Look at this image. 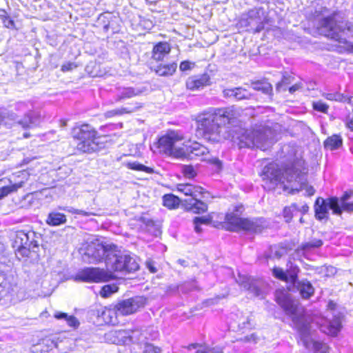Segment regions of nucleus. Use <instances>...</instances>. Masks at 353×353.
<instances>
[{
  "label": "nucleus",
  "instance_id": "obj_58",
  "mask_svg": "<svg viewBox=\"0 0 353 353\" xmlns=\"http://www.w3.org/2000/svg\"><path fill=\"white\" fill-rule=\"evenodd\" d=\"M346 126L353 131V110L346 117Z\"/></svg>",
  "mask_w": 353,
  "mask_h": 353
},
{
  "label": "nucleus",
  "instance_id": "obj_45",
  "mask_svg": "<svg viewBox=\"0 0 353 353\" xmlns=\"http://www.w3.org/2000/svg\"><path fill=\"white\" fill-rule=\"evenodd\" d=\"M271 168H272L270 165H266V179L270 178V180H274L275 181L284 183L285 176L283 174H281V171L280 170H276L274 175L272 177L269 176L270 170Z\"/></svg>",
  "mask_w": 353,
  "mask_h": 353
},
{
  "label": "nucleus",
  "instance_id": "obj_20",
  "mask_svg": "<svg viewBox=\"0 0 353 353\" xmlns=\"http://www.w3.org/2000/svg\"><path fill=\"white\" fill-rule=\"evenodd\" d=\"M299 292L301 298L309 299L314 294V288L307 279L300 280L293 285Z\"/></svg>",
  "mask_w": 353,
  "mask_h": 353
},
{
  "label": "nucleus",
  "instance_id": "obj_22",
  "mask_svg": "<svg viewBox=\"0 0 353 353\" xmlns=\"http://www.w3.org/2000/svg\"><path fill=\"white\" fill-rule=\"evenodd\" d=\"M177 190L184 194V195L190 196L189 199H195V197H198L205 193L201 187L190 183L178 184Z\"/></svg>",
  "mask_w": 353,
  "mask_h": 353
},
{
  "label": "nucleus",
  "instance_id": "obj_1",
  "mask_svg": "<svg viewBox=\"0 0 353 353\" xmlns=\"http://www.w3.org/2000/svg\"><path fill=\"white\" fill-rule=\"evenodd\" d=\"M105 266L106 270L99 268L82 269L76 274L74 280L86 283L107 282L115 278L114 272L126 274L139 269L135 259L127 253L121 252L116 245L111 256L105 261Z\"/></svg>",
  "mask_w": 353,
  "mask_h": 353
},
{
  "label": "nucleus",
  "instance_id": "obj_42",
  "mask_svg": "<svg viewBox=\"0 0 353 353\" xmlns=\"http://www.w3.org/2000/svg\"><path fill=\"white\" fill-rule=\"evenodd\" d=\"M128 168L132 170L142 171L147 173H152L154 172L153 169L149 167H147L143 164H141L137 161L134 162H128L127 163Z\"/></svg>",
  "mask_w": 353,
  "mask_h": 353
},
{
  "label": "nucleus",
  "instance_id": "obj_50",
  "mask_svg": "<svg viewBox=\"0 0 353 353\" xmlns=\"http://www.w3.org/2000/svg\"><path fill=\"white\" fill-rule=\"evenodd\" d=\"M137 221L141 223L140 226L143 227V225L148 227L152 226L154 225L153 221L150 219L145 217L144 216H139L137 217Z\"/></svg>",
  "mask_w": 353,
  "mask_h": 353
},
{
  "label": "nucleus",
  "instance_id": "obj_28",
  "mask_svg": "<svg viewBox=\"0 0 353 353\" xmlns=\"http://www.w3.org/2000/svg\"><path fill=\"white\" fill-rule=\"evenodd\" d=\"M170 52V46L168 43L159 42L154 46L152 57L156 61H161Z\"/></svg>",
  "mask_w": 353,
  "mask_h": 353
},
{
  "label": "nucleus",
  "instance_id": "obj_27",
  "mask_svg": "<svg viewBox=\"0 0 353 353\" xmlns=\"http://www.w3.org/2000/svg\"><path fill=\"white\" fill-rule=\"evenodd\" d=\"M144 92L143 88H123L119 90L116 101H121L132 97L141 95Z\"/></svg>",
  "mask_w": 353,
  "mask_h": 353
},
{
  "label": "nucleus",
  "instance_id": "obj_9",
  "mask_svg": "<svg viewBox=\"0 0 353 353\" xmlns=\"http://www.w3.org/2000/svg\"><path fill=\"white\" fill-rule=\"evenodd\" d=\"M247 110L239 107L231 106L226 108L216 109L222 123L234 126L237 123H243L246 120Z\"/></svg>",
  "mask_w": 353,
  "mask_h": 353
},
{
  "label": "nucleus",
  "instance_id": "obj_14",
  "mask_svg": "<svg viewBox=\"0 0 353 353\" xmlns=\"http://www.w3.org/2000/svg\"><path fill=\"white\" fill-rule=\"evenodd\" d=\"M37 241L35 240V232L33 231L19 230L14 234L13 247L14 248L30 246L37 248Z\"/></svg>",
  "mask_w": 353,
  "mask_h": 353
},
{
  "label": "nucleus",
  "instance_id": "obj_30",
  "mask_svg": "<svg viewBox=\"0 0 353 353\" xmlns=\"http://www.w3.org/2000/svg\"><path fill=\"white\" fill-rule=\"evenodd\" d=\"M286 267L285 272L287 273V282H289L294 285L300 281L299 280L298 275L301 270L297 265L293 263L290 261L287 263Z\"/></svg>",
  "mask_w": 353,
  "mask_h": 353
},
{
  "label": "nucleus",
  "instance_id": "obj_12",
  "mask_svg": "<svg viewBox=\"0 0 353 353\" xmlns=\"http://www.w3.org/2000/svg\"><path fill=\"white\" fill-rule=\"evenodd\" d=\"M275 299L285 314L292 316L294 319L297 312L298 305L290 298V295L283 290H276Z\"/></svg>",
  "mask_w": 353,
  "mask_h": 353
},
{
  "label": "nucleus",
  "instance_id": "obj_23",
  "mask_svg": "<svg viewBox=\"0 0 353 353\" xmlns=\"http://www.w3.org/2000/svg\"><path fill=\"white\" fill-rule=\"evenodd\" d=\"M39 243L37 248L24 246L16 248V256L19 260H35L38 257Z\"/></svg>",
  "mask_w": 353,
  "mask_h": 353
},
{
  "label": "nucleus",
  "instance_id": "obj_62",
  "mask_svg": "<svg viewBox=\"0 0 353 353\" xmlns=\"http://www.w3.org/2000/svg\"><path fill=\"white\" fill-rule=\"evenodd\" d=\"M212 162L213 164H214L218 168H221V161L217 159V158H214L212 160Z\"/></svg>",
  "mask_w": 353,
  "mask_h": 353
},
{
  "label": "nucleus",
  "instance_id": "obj_37",
  "mask_svg": "<svg viewBox=\"0 0 353 353\" xmlns=\"http://www.w3.org/2000/svg\"><path fill=\"white\" fill-rule=\"evenodd\" d=\"M54 316L57 319L65 321L71 327L76 328L79 325V322L75 316L72 315H68L64 312H57L54 313Z\"/></svg>",
  "mask_w": 353,
  "mask_h": 353
},
{
  "label": "nucleus",
  "instance_id": "obj_48",
  "mask_svg": "<svg viewBox=\"0 0 353 353\" xmlns=\"http://www.w3.org/2000/svg\"><path fill=\"white\" fill-rule=\"evenodd\" d=\"M143 353H160L161 349L159 347L154 346L151 343L144 342L143 343Z\"/></svg>",
  "mask_w": 353,
  "mask_h": 353
},
{
  "label": "nucleus",
  "instance_id": "obj_4",
  "mask_svg": "<svg viewBox=\"0 0 353 353\" xmlns=\"http://www.w3.org/2000/svg\"><path fill=\"white\" fill-rule=\"evenodd\" d=\"M232 138L240 148H259L265 150V127L255 126L252 130L239 127L231 130Z\"/></svg>",
  "mask_w": 353,
  "mask_h": 353
},
{
  "label": "nucleus",
  "instance_id": "obj_2",
  "mask_svg": "<svg viewBox=\"0 0 353 353\" xmlns=\"http://www.w3.org/2000/svg\"><path fill=\"white\" fill-rule=\"evenodd\" d=\"M341 12L322 6L316 9L313 13L314 26L318 33L339 43L346 44L347 41L345 35L347 32L353 37V23L339 20Z\"/></svg>",
  "mask_w": 353,
  "mask_h": 353
},
{
  "label": "nucleus",
  "instance_id": "obj_11",
  "mask_svg": "<svg viewBox=\"0 0 353 353\" xmlns=\"http://www.w3.org/2000/svg\"><path fill=\"white\" fill-rule=\"evenodd\" d=\"M29 174L25 171L14 174L9 179L10 184L0 188V200L22 188L28 179Z\"/></svg>",
  "mask_w": 353,
  "mask_h": 353
},
{
  "label": "nucleus",
  "instance_id": "obj_41",
  "mask_svg": "<svg viewBox=\"0 0 353 353\" xmlns=\"http://www.w3.org/2000/svg\"><path fill=\"white\" fill-rule=\"evenodd\" d=\"M303 190H305V194H307V196H312L315 192V190L312 186H308L307 184L301 183L299 188L292 187L290 193L292 194H294L296 193L299 192L300 191H302Z\"/></svg>",
  "mask_w": 353,
  "mask_h": 353
},
{
  "label": "nucleus",
  "instance_id": "obj_24",
  "mask_svg": "<svg viewBox=\"0 0 353 353\" xmlns=\"http://www.w3.org/2000/svg\"><path fill=\"white\" fill-rule=\"evenodd\" d=\"M223 94L225 98L234 97L238 101L248 99L251 97V93L246 89L241 87L225 89L223 91Z\"/></svg>",
  "mask_w": 353,
  "mask_h": 353
},
{
  "label": "nucleus",
  "instance_id": "obj_59",
  "mask_svg": "<svg viewBox=\"0 0 353 353\" xmlns=\"http://www.w3.org/2000/svg\"><path fill=\"white\" fill-rule=\"evenodd\" d=\"M271 252H273V250L276 249L274 253V256L279 259L285 254V250L284 248L276 249V247H271Z\"/></svg>",
  "mask_w": 353,
  "mask_h": 353
},
{
  "label": "nucleus",
  "instance_id": "obj_33",
  "mask_svg": "<svg viewBox=\"0 0 353 353\" xmlns=\"http://www.w3.org/2000/svg\"><path fill=\"white\" fill-rule=\"evenodd\" d=\"M141 107V105H140V103H137L134 105L123 107L119 109H115L108 111L105 113V116L108 118H110L114 117L116 115H121L125 113H132L139 110Z\"/></svg>",
  "mask_w": 353,
  "mask_h": 353
},
{
  "label": "nucleus",
  "instance_id": "obj_35",
  "mask_svg": "<svg viewBox=\"0 0 353 353\" xmlns=\"http://www.w3.org/2000/svg\"><path fill=\"white\" fill-rule=\"evenodd\" d=\"M343 144V139L340 135L334 134L327 137L324 141V148L327 150H334L339 148Z\"/></svg>",
  "mask_w": 353,
  "mask_h": 353
},
{
  "label": "nucleus",
  "instance_id": "obj_32",
  "mask_svg": "<svg viewBox=\"0 0 353 353\" xmlns=\"http://www.w3.org/2000/svg\"><path fill=\"white\" fill-rule=\"evenodd\" d=\"M177 64L175 62L169 64H160L154 68L155 72L162 77L172 76L176 70Z\"/></svg>",
  "mask_w": 353,
  "mask_h": 353
},
{
  "label": "nucleus",
  "instance_id": "obj_52",
  "mask_svg": "<svg viewBox=\"0 0 353 353\" xmlns=\"http://www.w3.org/2000/svg\"><path fill=\"white\" fill-rule=\"evenodd\" d=\"M195 65V63L188 61H183L179 65V70L182 72L191 70Z\"/></svg>",
  "mask_w": 353,
  "mask_h": 353
},
{
  "label": "nucleus",
  "instance_id": "obj_8",
  "mask_svg": "<svg viewBox=\"0 0 353 353\" xmlns=\"http://www.w3.org/2000/svg\"><path fill=\"white\" fill-rule=\"evenodd\" d=\"M115 249V245L113 243H107L95 241L88 244L82 254L83 260L90 263H96L101 261L105 258L106 259L111 256L112 252Z\"/></svg>",
  "mask_w": 353,
  "mask_h": 353
},
{
  "label": "nucleus",
  "instance_id": "obj_39",
  "mask_svg": "<svg viewBox=\"0 0 353 353\" xmlns=\"http://www.w3.org/2000/svg\"><path fill=\"white\" fill-rule=\"evenodd\" d=\"M23 128H30L37 125V119L32 113H28L17 122Z\"/></svg>",
  "mask_w": 353,
  "mask_h": 353
},
{
  "label": "nucleus",
  "instance_id": "obj_18",
  "mask_svg": "<svg viewBox=\"0 0 353 353\" xmlns=\"http://www.w3.org/2000/svg\"><path fill=\"white\" fill-rule=\"evenodd\" d=\"M209 85L210 77L207 73L190 77L186 81V87L190 90H200Z\"/></svg>",
  "mask_w": 353,
  "mask_h": 353
},
{
  "label": "nucleus",
  "instance_id": "obj_61",
  "mask_svg": "<svg viewBox=\"0 0 353 353\" xmlns=\"http://www.w3.org/2000/svg\"><path fill=\"white\" fill-rule=\"evenodd\" d=\"M294 210H297V211H299L301 212L302 214H305L308 212L309 210V207L307 204H304L302 206L299 207L298 205H297V208L296 209H294Z\"/></svg>",
  "mask_w": 353,
  "mask_h": 353
},
{
  "label": "nucleus",
  "instance_id": "obj_10",
  "mask_svg": "<svg viewBox=\"0 0 353 353\" xmlns=\"http://www.w3.org/2000/svg\"><path fill=\"white\" fill-rule=\"evenodd\" d=\"M145 299L143 296H134L123 300L114 306L117 314L125 316L136 312L145 305Z\"/></svg>",
  "mask_w": 353,
  "mask_h": 353
},
{
  "label": "nucleus",
  "instance_id": "obj_16",
  "mask_svg": "<svg viewBox=\"0 0 353 353\" xmlns=\"http://www.w3.org/2000/svg\"><path fill=\"white\" fill-rule=\"evenodd\" d=\"M342 316L340 313L333 314L332 319H326L321 325V330L327 334L336 336L340 332Z\"/></svg>",
  "mask_w": 353,
  "mask_h": 353
},
{
  "label": "nucleus",
  "instance_id": "obj_57",
  "mask_svg": "<svg viewBox=\"0 0 353 353\" xmlns=\"http://www.w3.org/2000/svg\"><path fill=\"white\" fill-rule=\"evenodd\" d=\"M1 19L3 21V25L6 28H12L14 26V21L10 19L8 17L1 16Z\"/></svg>",
  "mask_w": 353,
  "mask_h": 353
},
{
  "label": "nucleus",
  "instance_id": "obj_15",
  "mask_svg": "<svg viewBox=\"0 0 353 353\" xmlns=\"http://www.w3.org/2000/svg\"><path fill=\"white\" fill-rule=\"evenodd\" d=\"M114 335L117 337L124 339L123 343L129 341L133 343L143 344L146 339L144 332L138 328L130 330H121L115 331Z\"/></svg>",
  "mask_w": 353,
  "mask_h": 353
},
{
  "label": "nucleus",
  "instance_id": "obj_31",
  "mask_svg": "<svg viewBox=\"0 0 353 353\" xmlns=\"http://www.w3.org/2000/svg\"><path fill=\"white\" fill-rule=\"evenodd\" d=\"M66 221L65 215L58 212L49 213L46 219V223L50 226H58L65 223Z\"/></svg>",
  "mask_w": 353,
  "mask_h": 353
},
{
  "label": "nucleus",
  "instance_id": "obj_36",
  "mask_svg": "<svg viewBox=\"0 0 353 353\" xmlns=\"http://www.w3.org/2000/svg\"><path fill=\"white\" fill-rule=\"evenodd\" d=\"M252 315L246 316L242 314H241L240 316H238L236 315L237 321H234V323H230V326L233 328H235L234 324H236L239 330L251 328L252 326V323H251V321H252Z\"/></svg>",
  "mask_w": 353,
  "mask_h": 353
},
{
  "label": "nucleus",
  "instance_id": "obj_40",
  "mask_svg": "<svg viewBox=\"0 0 353 353\" xmlns=\"http://www.w3.org/2000/svg\"><path fill=\"white\" fill-rule=\"evenodd\" d=\"M164 206L172 209L179 205V199L177 196L173 194H165L163 197Z\"/></svg>",
  "mask_w": 353,
  "mask_h": 353
},
{
  "label": "nucleus",
  "instance_id": "obj_55",
  "mask_svg": "<svg viewBox=\"0 0 353 353\" xmlns=\"http://www.w3.org/2000/svg\"><path fill=\"white\" fill-rule=\"evenodd\" d=\"M252 86L254 90H261L265 92V83L261 81H257L252 83Z\"/></svg>",
  "mask_w": 353,
  "mask_h": 353
},
{
  "label": "nucleus",
  "instance_id": "obj_19",
  "mask_svg": "<svg viewBox=\"0 0 353 353\" xmlns=\"http://www.w3.org/2000/svg\"><path fill=\"white\" fill-rule=\"evenodd\" d=\"M330 208L337 215L344 212H353V201H340L337 197L330 198Z\"/></svg>",
  "mask_w": 353,
  "mask_h": 353
},
{
  "label": "nucleus",
  "instance_id": "obj_54",
  "mask_svg": "<svg viewBox=\"0 0 353 353\" xmlns=\"http://www.w3.org/2000/svg\"><path fill=\"white\" fill-rule=\"evenodd\" d=\"M211 222V218L209 216H200L195 217L194 219V223H198L199 224H205L208 225Z\"/></svg>",
  "mask_w": 353,
  "mask_h": 353
},
{
  "label": "nucleus",
  "instance_id": "obj_53",
  "mask_svg": "<svg viewBox=\"0 0 353 353\" xmlns=\"http://www.w3.org/2000/svg\"><path fill=\"white\" fill-rule=\"evenodd\" d=\"M183 172L184 175L189 179L193 178L196 175L194 169L191 165H186L183 168Z\"/></svg>",
  "mask_w": 353,
  "mask_h": 353
},
{
  "label": "nucleus",
  "instance_id": "obj_5",
  "mask_svg": "<svg viewBox=\"0 0 353 353\" xmlns=\"http://www.w3.org/2000/svg\"><path fill=\"white\" fill-rule=\"evenodd\" d=\"M243 206L238 205L232 212L225 214L223 227L229 231L238 232L244 230L252 232H260L262 230L263 221L261 219H249L241 218L239 216L243 212Z\"/></svg>",
  "mask_w": 353,
  "mask_h": 353
},
{
  "label": "nucleus",
  "instance_id": "obj_29",
  "mask_svg": "<svg viewBox=\"0 0 353 353\" xmlns=\"http://www.w3.org/2000/svg\"><path fill=\"white\" fill-rule=\"evenodd\" d=\"M281 134V126L278 123L272 124V126L266 125V143H276L280 138Z\"/></svg>",
  "mask_w": 353,
  "mask_h": 353
},
{
  "label": "nucleus",
  "instance_id": "obj_60",
  "mask_svg": "<svg viewBox=\"0 0 353 353\" xmlns=\"http://www.w3.org/2000/svg\"><path fill=\"white\" fill-rule=\"evenodd\" d=\"M352 194H353L352 191L345 192L340 199L338 198V201H345V202L350 201V199Z\"/></svg>",
  "mask_w": 353,
  "mask_h": 353
},
{
  "label": "nucleus",
  "instance_id": "obj_49",
  "mask_svg": "<svg viewBox=\"0 0 353 353\" xmlns=\"http://www.w3.org/2000/svg\"><path fill=\"white\" fill-rule=\"evenodd\" d=\"M312 107L314 110L323 113H326L329 108L326 103L321 101L313 102Z\"/></svg>",
  "mask_w": 353,
  "mask_h": 353
},
{
  "label": "nucleus",
  "instance_id": "obj_56",
  "mask_svg": "<svg viewBox=\"0 0 353 353\" xmlns=\"http://www.w3.org/2000/svg\"><path fill=\"white\" fill-rule=\"evenodd\" d=\"M77 65L73 62H68L62 65L61 70L63 72H68L76 68Z\"/></svg>",
  "mask_w": 353,
  "mask_h": 353
},
{
  "label": "nucleus",
  "instance_id": "obj_7",
  "mask_svg": "<svg viewBox=\"0 0 353 353\" xmlns=\"http://www.w3.org/2000/svg\"><path fill=\"white\" fill-rule=\"evenodd\" d=\"M183 134L178 131H168L159 139L160 152L175 158H181L184 155Z\"/></svg>",
  "mask_w": 353,
  "mask_h": 353
},
{
  "label": "nucleus",
  "instance_id": "obj_21",
  "mask_svg": "<svg viewBox=\"0 0 353 353\" xmlns=\"http://www.w3.org/2000/svg\"><path fill=\"white\" fill-rule=\"evenodd\" d=\"M328 209H330V199L325 200L319 197L315 202L314 210L315 216L318 220H323L327 218Z\"/></svg>",
  "mask_w": 353,
  "mask_h": 353
},
{
  "label": "nucleus",
  "instance_id": "obj_13",
  "mask_svg": "<svg viewBox=\"0 0 353 353\" xmlns=\"http://www.w3.org/2000/svg\"><path fill=\"white\" fill-rule=\"evenodd\" d=\"M239 285L253 296H259L261 292L263 283L261 279H256L253 277L239 276L237 280Z\"/></svg>",
  "mask_w": 353,
  "mask_h": 353
},
{
  "label": "nucleus",
  "instance_id": "obj_63",
  "mask_svg": "<svg viewBox=\"0 0 353 353\" xmlns=\"http://www.w3.org/2000/svg\"><path fill=\"white\" fill-rule=\"evenodd\" d=\"M327 275L329 274H334L336 272V268L333 266H329L326 268Z\"/></svg>",
  "mask_w": 353,
  "mask_h": 353
},
{
  "label": "nucleus",
  "instance_id": "obj_3",
  "mask_svg": "<svg viewBox=\"0 0 353 353\" xmlns=\"http://www.w3.org/2000/svg\"><path fill=\"white\" fill-rule=\"evenodd\" d=\"M196 124V136L208 142L219 143L229 137L216 110L198 116Z\"/></svg>",
  "mask_w": 353,
  "mask_h": 353
},
{
  "label": "nucleus",
  "instance_id": "obj_34",
  "mask_svg": "<svg viewBox=\"0 0 353 353\" xmlns=\"http://www.w3.org/2000/svg\"><path fill=\"white\" fill-rule=\"evenodd\" d=\"M96 312L97 316L101 318L104 323L112 324L115 323V321L113 319V316L117 314L115 310H112L106 307H101L97 309Z\"/></svg>",
  "mask_w": 353,
  "mask_h": 353
},
{
  "label": "nucleus",
  "instance_id": "obj_46",
  "mask_svg": "<svg viewBox=\"0 0 353 353\" xmlns=\"http://www.w3.org/2000/svg\"><path fill=\"white\" fill-rule=\"evenodd\" d=\"M297 208V204L292 203L289 207H285L283 209V216L287 223H290L293 217V211Z\"/></svg>",
  "mask_w": 353,
  "mask_h": 353
},
{
  "label": "nucleus",
  "instance_id": "obj_26",
  "mask_svg": "<svg viewBox=\"0 0 353 353\" xmlns=\"http://www.w3.org/2000/svg\"><path fill=\"white\" fill-rule=\"evenodd\" d=\"M323 241L318 239H313L308 242L302 243L296 250L297 254L305 256L307 253L319 248L323 245Z\"/></svg>",
  "mask_w": 353,
  "mask_h": 353
},
{
  "label": "nucleus",
  "instance_id": "obj_47",
  "mask_svg": "<svg viewBox=\"0 0 353 353\" xmlns=\"http://www.w3.org/2000/svg\"><path fill=\"white\" fill-rule=\"evenodd\" d=\"M272 274L275 278L287 282V273L282 268L274 267L272 269Z\"/></svg>",
  "mask_w": 353,
  "mask_h": 353
},
{
  "label": "nucleus",
  "instance_id": "obj_38",
  "mask_svg": "<svg viewBox=\"0 0 353 353\" xmlns=\"http://www.w3.org/2000/svg\"><path fill=\"white\" fill-rule=\"evenodd\" d=\"M323 96L330 101H336L339 102L347 101L349 103H351L352 102V97H347L346 95L339 92L324 93Z\"/></svg>",
  "mask_w": 353,
  "mask_h": 353
},
{
  "label": "nucleus",
  "instance_id": "obj_17",
  "mask_svg": "<svg viewBox=\"0 0 353 353\" xmlns=\"http://www.w3.org/2000/svg\"><path fill=\"white\" fill-rule=\"evenodd\" d=\"M184 155L181 158L193 159L196 157H203L209 153L208 149L198 142L190 141L184 145Z\"/></svg>",
  "mask_w": 353,
  "mask_h": 353
},
{
  "label": "nucleus",
  "instance_id": "obj_25",
  "mask_svg": "<svg viewBox=\"0 0 353 353\" xmlns=\"http://www.w3.org/2000/svg\"><path fill=\"white\" fill-rule=\"evenodd\" d=\"M183 201L186 209L192 211L195 214L203 213L208 210L207 204L198 199V197H195V199H186Z\"/></svg>",
  "mask_w": 353,
  "mask_h": 353
},
{
  "label": "nucleus",
  "instance_id": "obj_44",
  "mask_svg": "<svg viewBox=\"0 0 353 353\" xmlns=\"http://www.w3.org/2000/svg\"><path fill=\"white\" fill-rule=\"evenodd\" d=\"M59 209L61 210L68 212L72 213V214H80V215H82V216H91V215H96V214L94 213V212H86V211L81 210L74 209L72 207L59 206Z\"/></svg>",
  "mask_w": 353,
  "mask_h": 353
},
{
  "label": "nucleus",
  "instance_id": "obj_51",
  "mask_svg": "<svg viewBox=\"0 0 353 353\" xmlns=\"http://www.w3.org/2000/svg\"><path fill=\"white\" fill-rule=\"evenodd\" d=\"M312 349L314 352H321V353H325L323 350L326 348V345L319 341H312Z\"/></svg>",
  "mask_w": 353,
  "mask_h": 353
},
{
  "label": "nucleus",
  "instance_id": "obj_43",
  "mask_svg": "<svg viewBox=\"0 0 353 353\" xmlns=\"http://www.w3.org/2000/svg\"><path fill=\"white\" fill-rule=\"evenodd\" d=\"M119 288L115 284L105 285L101 288L100 291V295L102 297L107 298L110 296L112 294L117 292Z\"/></svg>",
  "mask_w": 353,
  "mask_h": 353
},
{
  "label": "nucleus",
  "instance_id": "obj_64",
  "mask_svg": "<svg viewBox=\"0 0 353 353\" xmlns=\"http://www.w3.org/2000/svg\"><path fill=\"white\" fill-rule=\"evenodd\" d=\"M299 88L300 85L299 84H295L289 88V92L292 94L296 90H298Z\"/></svg>",
  "mask_w": 353,
  "mask_h": 353
},
{
  "label": "nucleus",
  "instance_id": "obj_6",
  "mask_svg": "<svg viewBox=\"0 0 353 353\" xmlns=\"http://www.w3.org/2000/svg\"><path fill=\"white\" fill-rule=\"evenodd\" d=\"M97 135V131L88 124L72 130V137L78 141L77 150L83 153L95 152L103 147L99 142L100 137Z\"/></svg>",
  "mask_w": 353,
  "mask_h": 353
}]
</instances>
